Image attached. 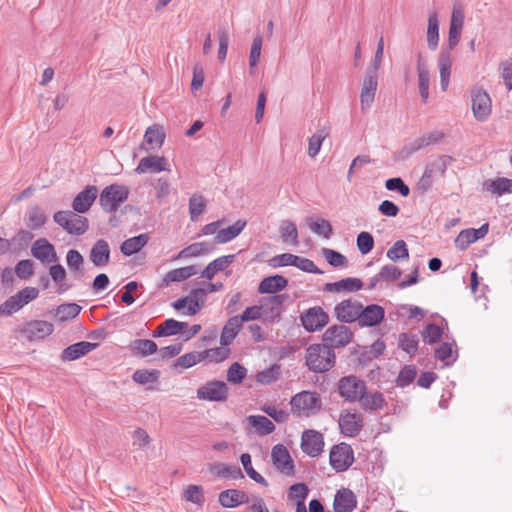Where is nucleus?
Returning <instances> with one entry per match:
<instances>
[{"label":"nucleus","mask_w":512,"mask_h":512,"mask_svg":"<svg viewBox=\"0 0 512 512\" xmlns=\"http://www.w3.org/2000/svg\"><path fill=\"white\" fill-rule=\"evenodd\" d=\"M334 351L325 344H312L306 349L305 363L313 372H326L335 364Z\"/></svg>","instance_id":"2"},{"label":"nucleus","mask_w":512,"mask_h":512,"mask_svg":"<svg viewBox=\"0 0 512 512\" xmlns=\"http://www.w3.org/2000/svg\"><path fill=\"white\" fill-rule=\"evenodd\" d=\"M97 346V343L87 341L74 343L63 350L61 359L63 361H74L91 352Z\"/></svg>","instance_id":"28"},{"label":"nucleus","mask_w":512,"mask_h":512,"mask_svg":"<svg viewBox=\"0 0 512 512\" xmlns=\"http://www.w3.org/2000/svg\"><path fill=\"white\" fill-rule=\"evenodd\" d=\"M164 139L165 133L162 127L156 125L148 127L144 135L145 142L150 145L152 149L160 148L164 143Z\"/></svg>","instance_id":"48"},{"label":"nucleus","mask_w":512,"mask_h":512,"mask_svg":"<svg viewBox=\"0 0 512 512\" xmlns=\"http://www.w3.org/2000/svg\"><path fill=\"white\" fill-rule=\"evenodd\" d=\"M220 505L224 508H235L249 502L248 494L239 489H227L220 492L218 496Z\"/></svg>","instance_id":"25"},{"label":"nucleus","mask_w":512,"mask_h":512,"mask_svg":"<svg viewBox=\"0 0 512 512\" xmlns=\"http://www.w3.org/2000/svg\"><path fill=\"white\" fill-rule=\"evenodd\" d=\"M31 254L36 259L46 263H53L58 260L54 246L46 238H39L32 244Z\"/></svg>","instance_id":"20"},{"label":"nucleus","mask_w":512,"mask_h":512,"mask_svg":"<svg viewBox=\"0 0 512 512\" xmlns=\"http://www.w3.org/2000/svg\"><path fill=\"white\" fill-rule=\"evenodd\" d=\"M417 375L416 368L412 365L404 366L397 377L396 383L399 387H406L411 384Z\"/></svg>","instance_id":"64"},{"label":"nucleus","mask_w":512,"mask_h":512,"mask_svg":"<svg viewBox=\"0 0 512 512\" xmlns=\"http://www.w3.org/2000/svg\"><path fill=\"white\" fill-rule=\"evenodd\" d=\"M437 66L440 74V86L442 91H446L451 76V68H452V56L449 53V50H441L437 60Z\"/></svg>","instance_id":"27"},{"label":"nucleus","mask_w":512,"mask_h":512,"mask_svg":"<svg viewBox=\"0 0 512 512\" xmlns=\"http://www.w3.org/2000/svg\"><path fill=\"white\" fill-rule=\"evenodd\" d=\"M361 408L365 411H377L384 407L386 404L385 398L381 392L374 391L368 393L367 391L358 400Z\"/></svg>","instance_id":"36"},{"label":"nucleus","mask_w":512,"mask_h":512,"mask_svg":"<svg viewBox=\"0 0 512 512\" xmlns=\"http://www.w3.org/2000/svg\"><path fill=\"white\" fill-rule=\"evenodd\" d=\"M327 136L328 133L325 129H318L316 133L308 139V155L311 158H315L319 154L322 143Z\"/></svg>","instance_id":"54"},{"label":"nucleus","mask_w":512,"mask_h":512,"mask_svg":"<svg viewBox=\"0 0 512 512\" xmlns=\"http://www.w3.org/2000/svg\"><path fill=\"white\" fill-rule=\"evenodd\" d=\"M330 465L337 472L346 471L354 462L353 450L350 445L341 443L333 446L330 451Z\"/></svg>","instance_id":"8"},{"label":"nucleus","mask_w":512,"mask_h":512,"mask_svg":"<svg viewBox=\"0 0 512 512\" xmlns=\"http://www.w3.org/2000/svg\"><path fill=\"white\" fill-rule=\"evenodd\" d=\"M167 164V160L162 156H148L139 161L135 171L138 174L169 171Z\"/></svg>","instance_id":"26"},{"label":"nucleus","mask_w":512,"mask_h":512,"mask_svg":"<svg viewBox=\"0 0 512 512\" xmlns=\"http://www.w3.org/2000/svg\"><path fill=\"white\" fill-rule=\"evenodd\" d=\"M187 326L186 322H180L173 318L166 319L154 330L153 337L174 336L182 333Z\"/></svg>","instance_id":"35"},{"label":"nucleus","mask_w":512,"mask_h":512,"mask_svg":"<svg viewBox=\"0 0 512 512\" xmlns=\"http://www.w3.org/2000/svg\"><path fill=\"white\" fill-rule=\"evenodd\" d=\"M246 375L247 369L238 362H234L227 370V380L234 384L241 383Z\"/></svg>","instance_id":"63"},{"label":"nucleus","mask_w":512,"mask_h":512,"mask_svg":"<svg viewBox=\"0 0 512 512\" xmlns=\"http://www.w3.org/2000/svg\"><path fill=\"white\" fill-rule=\"evenodd\" d=\"M417 84L422 103L426 104L430 95V70L425 57L419 53L416 58Z\"/></svg>","instance_id":"12"},{"label":"nucleus","mask_w":512,"mask_h":512,"mask_svg":"<svg viewBox=\"0 0 512 512\" xmlns=\"http://www.w3.org/2000/svg\"><path fill=\"white\" fill-rule=\"evenodd\" d=\"M203 353V359H207L210 362H221L225 360L229 354L230 349L227 346L221 345V347L207 349L202 352Z\"/></svg>","instance_id":"61"},{"label":"nucleus","mask_w":512,"mask_h":512,"mask_svg":"<svg viewBox=\"0 0 512 512\" xmlns=\"http://www.w3.org/2000/svg\"><path fill=\"white\" fill-rule=\"evenodd\" d=\"M286 298L287 296L283 294L263 298L260 303L263 319L268 322L278 321Z\"/></svg>","instance_id":"17"},{"label":"nucleus","mask_w":512,"mask_h":512,"mask_svg":"<svg viewBox=\"0 0 512 512\" xmlns=\"http://www.w3.org/2000/svg\"><path fill=\"white\" fill-rule=\"evenodd\" d=\"M378 87V77L375 71H368L362 84L360 93V105L362 112L368 111L374 100Z\"/></svg>","instance_id":"16"},{"label":"nucleus","mask_w":512,"mask_h":512,"mask_svg":"<svg viewBox=\"0 0 512 512\" xmlns=\"http://www.w3.org/2000/svg\"><path fill=\"white\" fill-rule=\"evenodd\" d=\"M242 322L238 318V316H234L228 319L226 324L224 325L221 336L220 343L223 346H228L237 336L238 332L242 327Z\"/></svg>","instance_id":"39"},{"label":"nucleus","mask_w":512,"mask_h":512,"mask_svg":"<svg viewBox=\"0 0 512 512\" xmlns=\"http://www.w3.org/2000/svg\"><path fill=\"white\" fill-rule=\"evenodd\" d=\"M418 338L414 334L401 333L398 338V346L406 353L413 355L418 349Z\"/></svg>","instance_id":"57"},{"label":"nucleus","mask_w":512,"mask_h":512,"mask_svg":"<svg viewBox=\"0 0 512 512\" xmlns=\"http://www.w3.org/2000/svg\"><path fill=\"white\" fill-rule=\"evenodd\" d=\"M262 43L263 40L261 36L254 37L249 54L250 74H254V69L260 60Z\"/></svg>","instance_id":"62"},{"label":"nucleus","mask_w":512,"mask_h":512,"mask_svg":"<svg viewBox=\"0 0 512 512\" xmlns=\"http://www.w3.org/2000/svg\"><path fill=\"white\" fill-rule=\"evenodd\" d=\"M183 499L195 505L202 506L205 502L203 487L194 484L186 486L183 490Z\"/></svg>","instance_id":"47"},{"label":"nucleus","mask_w":512,"mask_h":512,"mask_svg":"<svg viewBox=\"0 0 512 512\" xmlns=\"http://www.w3.org/2000/svg\"><path fill=\"white\" fill-rule=\"evenodd\" d=\"M209 471L217 477L232 480H238L244 477L241 469L235 464L213 463L210 465Z\"/></svg>","instance_id":"31"},{"label":"nucleus","mask_w":512,"mask_h":512,"mask_svg":"<svg viewBox=\"0 0 512 512\" xmlns=\"http://www.w3.org/2000/svg\"><path fill=\"white\" fill-rule=\"evenodd\" d=\"M486 189L493 194L503 195L512 193V179L499 177L485 183Z\"/></svg>","instance_id":"50"},{"label":"nucleus","mask_w":512,"mask_h":512,"mask_svg":"<svg viewBox=\"0 0 512 512\" xmlns=\"http://www.w3.org/2000/svg\"><path fill=\"white\" fill-rule=\"evenodd\" d=\"M240 461L249 478H251L262 487L268 486L267 480L253 468L251 455L249 453L241 454Z\"/></svg>","instance_id":"46"},{"label":"nucleus","mask_w":512,"mask_h":512,"mask_svg":"<svg viewBox=\"0 0 512 512\" xmlns=\"http://www.w3.org/2000/svg\"><path fill=\"white\" fill-rule=\"evenodd\" d=\"M233 259L234 255L218 257L206 266V268L202 271L201 276L211 280L218 272L227 268L233 262Z\"/></svg>","instance_id":"40"},{"label":"nucleus","mask_w":512,"mask_h":512,"mask_svg":"<svg viewBox=\"0 0 512 512\" xmlns=\"http://www.w3.org/2000/svg\"><path fill=\"white\" fill-rule=\"evenodd\" d=\"M33 237L32 232L25 229L19 230L11 239H8L10 250L12 252H20L26 249Z\"/></svg>","instance_id":"44"},{"label":"nucleus","mask_w":512,"mask_h":512,"mask_svg":"<svg viewBox=\"0 0 512 512\" xmlns=\"http://www.w3.org/2000/svg\"><path fill=\"white\" fill-rule=\"evenodd\" d=\"M206 295L207 290L203 288H196L191 290L187 296L178 298L177 300L173 301L171 306L175 310L181 311L185 308V302L189 300L192 303V307H190V309L194 312H199L205 303Z\"/></svg>","instance_id":"22"},{"label":"nucleus","mask_w":512,"mask_h":512,"mask_svg":"<svg viewBox=\"0 0 512 512\" xmlns=\"http://www.w3.org/2000/svg\"><path fill=\"white\" fill-rule=\"evenodd\" d=\"M228 397V387L223 381H209L197 389L199 400L223 402Z\"/></svg>","instance_id":"10"},{"label":"nucleus","mask_w":512,"mask_h":512,"mask_svg":"<svg viewBox=\"0 0 512 512\" xmlns=\"http://www.w3.org/2000/svg\"><path fill=\"white\" fill-rule=\"evenodd\" d=\"M159 377L160 371L156 369H138L132 375L133 381L140 385L157 382Z\"/></svg>","instance_id":"53"},{"label":"nucleus","mask_w":512,"mask_h":512,"mask_svg":"<svg viewBox=\"0 0 512 512\" xmlns=\"http://www.w3.org/2000/svg\"><path fill=\"white\" fill-rule=\"evenodd\" d=\"M129 196V189L119 184H111L105 187L99 197V204L107 213H113L118 210Z\"/></svg>","instance_id":"4"},{"label":"nucleus","mask_w":512,"mask_h":512,"mask_svg":"<svg viewBox=\"0 0 512 512\" xmlns=\"http://www.w3.org/2000/svg\"><path fill=\"white\" fill-rule=\"evenodd\" d=\"M324 447L323 435L315 430H306L301 437V449L310 457L318 456Z\"/></svg>","instance_id":"18"},{"label":"nucleus","mask_w":512,"mask_h":512,"mask_svg":"<svg viewBox=\"0 0 512 512\" xmlns=\"http://www.w3.org/2000/svg\"><path fill=\"white\" fill-rule=\"evenodd\" d=\"M96 186L88 185L79 192L72 201L73 211L79 214L87 212L97 198Z\"/></svg>","instance_id":"19"},{"label":"nucleus","mask_w":512,"mask_h":512,"mask_svg":"<svg viewBox=\"0 0 512 512\" xmlns=\"http://www.w3.org/2000/svg\"><path fill=\"white\" fill-rule=\"evenodd\" d=\"M280 233L284 242H290L293 245L298 244V230L296 225L290 220L282 221Z\"/></svg>","instance_id":"55"},{"label":"nucleus","mask_w":512,"mask_h":512,"mask_svg":"<svg viewBox=\"0 0 512 512\" xmlns=\"http://www.w3.org/2000/svg\"><path fill=\"white\" fill-rule=\"evenodd\" d=\"M54 222L68 234L80 236L89 228L88 219L71 210H60L53 215Z\"/></svg>","instance_id":"3"},{"label":"nucleus","mask_w":512,"mask_h":512,"mask_svg":"<svg viewBox=\"0 0 512 512\" xmlns=\"http://www.w3.org/2000/svg\"><path fill=\"white\" fill-rule=\"evenodd\" d=\"M18 331L29 342H37L45 339L54 331V325L45 320H31L23 323Z\"/></svg>","instance_id":"6"},{"label":"nucleus","mask_w":512,"mask_h":512,"mask_svg":"<svg viewBox=\"0 0 512 512\" xmlns=\"http://www.w3.org/2000/svg\"><path fill=\"white\" fill-rule=\"evenodd\" d=\"M288 285V280L282 275L265 277L258 286V292L261 294H275L284 290Z\"/></svg>","instance_id":"30"},{"label":"nucleus","mask_w":512,"mask_h":512,"mask_svg":"<svg viewBox=\"0 0 512 512\" xmlns=\"http://www.w3.org/2000/svg\"><path fill=\"white\" fill-rule=\"evenodd\" d=\"M492 111V102L489 94L482 90L478 89L473 91L472 93V112L474 117L480 121L484 122L488 119Z\"/></svg>","instance_id":"15"},{"label":"nucleus","mask_w":512,"mask_h":512,"mask_svg":"<svg viewBox=\"0 0 512 512\" xmlns=\"http://www.w3.org/2000/svg\"><path fill=\"white\" fill-rule=\"evenodd\" d=\"M363 282L359 278L349 277L337 282L326 283L324 290L327 292H354L362 289Z\"/></svg>","instance_id":"34"},{"label":"nucleus","mask_w":512,"mask_h":512,"mask_svg":"<svg viewBox=\"0 0 512 512\" xmlns=\"http://www.w3.org/2000/svg\"><path fill=\"white\" fill-rule=\"evenodd\" d=\"M439 42V21L436 12H432L428 17L427 44L430 50L434 51Z\"/></svg>","instance_id":"42"},{"label":"nucleus","mask_w":512,"mask_h":512,"mask_svg":"<svg viewBox=\"0 0 512 512\" xmlns=\"http://www.w3.org/2000/svg\"><path fill=\"white\" fill-rule=\"evenodd\" d=\"M362 303L355 299H346L334 308L337 320L342 323H352L359 320Z\"/></svg>","instance_id":"14"},{"label":"nucleus","mask_w":512,"mask_h":512,"mask_svg":"<svg viewBox=\"0 0 512 512\" xmlns=\"http://www.w3.org/2000/svg\"><path fill=\"white\" fill-rule=\"evenodd\" d=\"M364 418L355 409H344L339 416V428L346 437L357 436L363 428Z\"/></svg>","instance_id":"7"},{"label":"nucleus","mask_w":512,"mask_h":512,"mask_svg":"<svg viewBox=\"0 0 512 512\" xmlns=\"http://www.w3.org/2000/svg\"><path fill=\"white\" fill-rule=\"evenodd\" d=\"M442 137H443V133H441L439 131L429 132L427 134H424V135L414 139L410 143H408L405 146V150L409 154L414 153V152H416L420 149H423L429 145L439 142L442 139Z\"/></svg>","instance_id":"32"},{"label":"nucleus","mask_w":512,"mask_h":512,"mask_svg":"<svg viewBox=\"0 0 512 512\" xmlns=\"http://www.w3.org/2000/svg\"><path fill=\"white\" fill-rule=\"evenodd\" d=\"M365 381L355 375L344 376L338 381V393L341 398L350 403L358 402L366 392Z\"/></svg>","instance_id":"5"},{"label":"nucleus","mask_w":512,"mask_h":512,"mask_svg":"<svg viewBox=\"0 0 512 512\" xmlns=\"http://www.w3.org/2000/svg\"><path fill=\"white\" fill-rule=\"evenodd\" d=\"M385 315V310L377 304H370L366 307L361 306L358 324L361 327H372L379 324Z\"/></svg>","instance_id":"21"},{"label":"nucleus","mask_w":512,"mask_h":512,"mask_svg":"<svg viewBox=\"0 0 512 512\" xmlns=\"http://www.w3.org/2000/svg\"><path fill=\"white\" fill-rule=\"evenodd\" d=\"M352 338L351 330L345 325H333L323 334L324 344L332 348L346 346Z\"/></svg>","instance_id":"13"},{"label":"nucleus","mask_w":512,"mask_h":512,"mask_svg":"<svg viewBox=\"0 0 512 512\" xmlns=\"http://www.w3.org/2000/svg\"><path fill=\"white\" fill-rule=\"evenodd\" d=\"M281 374L280 365L273 364L270 367L259 371L256 374V381L263 385H269L275 381H277Z\"/></svg>","instance_id":"52"},{"label":"nucleus","mask_w":512,"mask_h":512,"mask_svg":"<svg viewBox=\"0 0 512 512\" xmlns=\"http://www.w3.org/2000/svg\"><path fill=\"white\" fill-rule=\"evenodd\" d=\"M387 257L393 261L397 262L403 259H408L409 251L406 243L403 240L396 241L387 251Z\"/></svg>","instance_id":"56"},{"label":"nucleus","mask_w":512,"mask_h":512,"mask_svg":"<svg viewBox=\"0 0 512 512\" xmlns=\"http://www.w3.org/2000/svg\"><path fill=\"white\" fill-rule=\"evenodd\" d=\"M307 224L310 230L319 236L329 239L332 235V226L326 219L317 218L316 220H313L312 218H309L307 220Z\"/></svg>","instance_id":"51"},{"label":"nucleus","mask_w":512,"mask_h":512,"mask_svg":"<svg viewBox=\"0 0 512 512\" xmlns=\"http://www.w3.org/2000/svg\"><path fill=\"white\" fill-rule=\"evenodd\" d=\"M90 260L97 267H103L110 260V248L104 239H99L90 251Z\"/></svg>","instance_id":"29"},{"label":"nucleus","mask_w":512,"mask_h":512,"mask_svg":"<svg viewBox=\"0 0 512 512\" xmlns=\"http://www.w3.org/2000/svg\"><path fill=\"white\" fill-rule=\"evenodd\" d=\"M197 272L198 269L195 265L170 270L163 278V286H169L171 283L185 281L197 274Z\"/></svg>","instance_id":"33"},{"label":"nucleus","mask_w":512,"mask_h":512,"mask_svg":"<svg viewBox=\"0 0 512 512\" xmlns=\"http://www.w3.org/2000/svg\"><path fill=\"white\" fill-rule=\"evenodd\" d=\"M246 221L237 220L231 226L220 229L214 237V243L224 244L236 238L245 228Z\"/></svg>","instance_id":"38"},{"label":"nucleus","mask_w":512,"mask_h":512,"mask_svg":"<svg viewBox=\"0 0 512 512\" xmlns=\"http://www.w3.org/2000/svg\"><path fill=\"white\" fill-rule=\"evenodd\" d=\"M149 237L147 234H140L138 236L125 240L120 247L121 252L126 256H131L139 252L148 242Z\"/></svg>","instance_id":"41"},{"label":"nucleus","mask_w":512,"mask_h":512,"mask_svg":"<svg viewBox=\"0 0 512 512\" xmlns=\"http://www.w3.org/2000/svg\"><path fill=\"white\" fill-rule=\"evenodd\" d=\"M291 412L300 418L317 415L322 409V399L315 391H301L295 394L289 402Z\"/></svg>","instance_id":"1"},{"label":"nucleus","mask_w":512,"mask_h":512,"mask_svg":"<svg viewBox=\"0 0 512 512\" xmlns=\"http://www.w3.org/2000/svg\"><path fill=\"white\" fill-rule=\"evenodd\" d=\"M47 221V216L39 207H32L27 212V225L31 229L42 227Z\"/></svg>","instance_id":"59"},{"label":"nucleus","mask_w":512,"mask_h":512,"mask_svg":"<svg viewBox=\"0 0 512 512\" xmlns=\"http://www.w3.org/2000/svg\"><path fill=\"white\" fill-rule=\"evenodd\" d=\"M129 349L136 355L149 356L158 350L157 344L149 339H136L129 345Z\"/></svg>","instance_id":"45"},{"label":"nucleus","mask_w":512,"mask_h":512,"mask_svg":"<svg viewBox=\"0 0 512 512\" xmlns=\"http://www.w3.org/2000/svg\"><path fill=\"white\" fill-rule=\"evenodd\" d=\"M249 427L253 428L260 436L271 434L275 430L273 422L262 415H250L246 418Z\"/></svg>","instance_id":"37"},{"label":"nucleus","mask_w":512,"mask_h":512,"mask_svg":"<svg viewBox=\"0 0 512 512\" xmlns=\"http://www.w3.org/2000/svg\"><path fill=\"white\" fill-rule=\"evenodd\" d=\"M206 208V200L201 195H192L189 199V214L192 221L198 220Z\"/></svg>","instance_id":"58"},{"label":"nucleus","mask_w":512,"mask_h":512,"mask_svg":"<svg viewBox=\"0 0 512 512\" xmlns=\"http://www.w3.org/2000/svg\"><path fill=\"white\" fill-rule=\"evenodd\" d=\"M356 506L357 498L352 490L341 488L336 492L333 501L335 512H353Z\"/></svg>","instance_id":"23"},{"label":"nucleus","mask_w":512,"mask_h":512,"mask_svg":"<svg viewBox=\"0 0 512 512\" xmlns=\"http://www.w3.org/2000/svg\"><path fill=\"white\" fill-rule=\"evenodd\" d=\"M271 462L278 472L286 476L294 475L295 465L293 459L283 444H276L272 447Z\"/></svg>","instance_id":"9"},{"label":"nucleus","mask_w":512,"mask_h":512,"mask_svg":"<svg viewBox=\"0 0 512 512\" xmlns=\"http://www.w3.org/2000/svg\"><path fill=\"white\" fill-rule=\"evenodd\" d=\"M488 223L483 224L480 228H469L462 230L455 239V245L460 250H465L470 244L483 238L488 233Z\"/></svg>","instance_id":"24"},{"label":"nucleus","mask_w":512,"mask_h":512,"mask_svg":"<svg viewBox=\"0 0 512 512\" xmlns=\"http://www.w3.org/2000/svg\"><path fill=\"white\" fill-rule=\"evenodd\" d=\"M67 266L71 272L75 273L76 278L83 275L84 258L78 250L70 249L66 254Z\"/></svg>","instance_id":"49"},{"label":"nucleus","mask_w":512,"mask_h":512,"mask_svg":"<svg viewBox=\"0 0 512 512\" xmlns=\"http://www.w3.org/2000/svg\"><path fill=\"white\" fill-rule=\"evenodd\" d=\"M448 160L449 159L446 156H441L434 160L428 167H426L421 182L430 184L431 178L434 174L438 173L441 176L444 175L448 166Z\"/></svg>","instance_id":"43"},{"label":"nucleus","mask_w":512,"mask_h":512,"mask_svg":"<svg viewBox=\"0 0 512 512\" xmlns=\"http://www.w3.org/2000/svg\"><path fill=\"white\" fill-rule=\"evenodd\" d=\"M300 320L308 332H316L328 324L329 316L321 307L315 306L305 310Z\"/></svg>","instance_id":"11"},{"label":"nucleus","mask_w":512,"mask_h":512,"mask_svg":"<svg viewBox=\"0 0 512 512\" xmlns=\"http://www.w3.org/2000/svg\"><path fill=\"white\" fill-rule=\"evenodd\" d=\"M81 311V307L76 303L62 304L56 309V316L60 321H66L75 318Z\"/></svg>","instance_id":"60"}]
</instances>
